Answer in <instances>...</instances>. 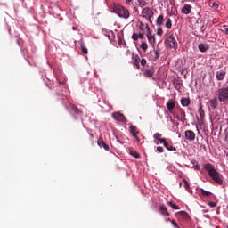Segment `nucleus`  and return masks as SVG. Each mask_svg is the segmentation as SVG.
Segmentation results:
<instances>
[{
	"label": "nucleus",
	"instance_id": "f8f14e48",
	"mask_svg": "<svg viewBox=\"0 0 228 228\" xmlns=\"http://www.w3.org/2000/svg\"><path fill=\"white\" fill-rule=\"evenodd\" d=\"M167 108L170 113H172V110L174 108H175V100H168L167 102Z\"/></svg>",
	"mask_w": 228,
	"mask_h": 228
},
{
	"label": "nucleus",
	"instance_id": "393cba45",
	"mask_svg": "<svg viewBox=\"0 0 228 228\" xmlns=\"http://www.w3.org/2000/svg\"><path fill=\"white\" fill-rule=\"evenodd\" d=\"M180 111H181V114H180L181 118L179 120L180 122H183L186 120V112L183 109H181Z\"/></svg>",
	"mask_w": 228,
	"mask_h": 228
},
{
	"label": "nucleus",
	"instance_id": "b1692460",
	"mask_svg": "<svg viewBox=\"0 0 228 228\" xmlns=\"http://www.w3.org/2000/svg\"><path fill=\"white\" fill-rule=\"evenodd\" d=\"M140 48L142 49V51H143V53H147V49H149V45H147V42H142L140 45Z\"/></svg>",
	"mask_w": 228,
	"mask_h": 228
},
{
	"label": "nucleus",
	"instance_id": "a19ab883",
	"mask_svg": "<svg viewBox=\"0 0 228 228\" xmlns=\"http://www.w3.org/2000/svg\"><path fill=\"white\" fill-rule=\"evenodd\" d=\"M159 58V52L158 50L155 51V60H158Z\"/></svg>",
	"mask_w": 228,
	"mask_h": 228
},
{
	"label": "nucleus",
	"instance_id": "1a4fd4ad",
	"mask_svg": "<svg viewBox=\"0 0 228 228\" xmlns=\"http://www.w3.org/2000/svg\"><path fill=\"white\" fill-rule=\"evenodd\" d=\"M225 76H227V71L225 69H219L216 71V79L217 81H224L225 79Z\"/></svg>",
	"mask_w": 228,
	"mask_h": 228
},
{
	"label": "nucleus",
	"instance_id": "c85d7f7f",
	"mask_svg": "<svg viewBox=\"0 0 228 228\" xmlns=\"http://www.w3.org/2000/svg\"><path fill=\"white\" fill-rule=\"evenodd\" d=\"M80 48L83 53V54H88V48L85 45V44L81 43L80 44Z\"/></svg>",
	"mask_w": 228,
	"mask_h": 228
},
{
	"label": "nucleus",
	"instance_id": "9d476101",
	"mask_svg": "<svg viewBox=\"0 0 228 228\" xmlns=\"http://www.w3.org/2000/svg\"><path fill=\"white\" fill-rule=\"evenodd\" d=\"M185 138L186 140H189L190 142H193L195 140V132L191 130H186L185 131Z\"/></svg>",
	"mask_w": 228,
	"mask_h": 228
},
{
	"label": "nucleus",
	"instance_id": "c9c22d12",
	"mask_svg": "<svg viewBox=\"0 0 228 228\" xmlns=\"http://www.w3.org/2000/svg\"><path fill=\"white\" fill-rule=\"evenodd\" d=\"M175 87L176 88V90H179V88H181V81L176 80L175 83Z\"/></svg>",
	"mask_w": 228,
	"mask_h": 228
},
{
	"label": "nucleus",
	"instance_id": "7ed1b4c3",
	"mask_svg": "<svg viewBox=\"0 0 228 228\" xmlns=\"http://www.w3.org/2000/svg\"><path fill=\"white\" fill-rule=\"evenodd\" d=\"M153 138L154 140H157L158 142H159V143H162L164 147L167 149V151H177V148L170 145L168 142H167V139L163 138V134L159 133H155L153 134Z\"/></svg>",
	"mask_w": 228,
	"mask_h": 228
},
{
	"label": "nucleus",
	"instance_id": "5701e85b",
	"mask_svg": "<svg viewBox=\"0 0 228 228\" xmlns=\"http://www.w3.org/2000/svg\"><path fill=\"white\" fill-rule=\"evenodd\" d=\"M198 112H199V115H200V118H204V117L206 116V114H205V112H204V109L202 108V103L200 104Z\"/></svg>",
	"mask_w": 228,
	"mask_h": 228
},
{
	"label": "nucleus",
	"instance_id": "cd10ccee",
	"mask_svg": "<svg viewBox=\"0 0 228 228\" xmlns=\"http://www.w3.org/2000/svg\"><path fill=\"white\" fill-rule=\"evenodd\" d=\"M178 215H181L183 216V218H184V220L190 219V215L187 214L186 211H180V212H178Z\"/></svg>",
	"mask_w": 228,
	"mask_h": 228
},
{
	"label": "nucleus",
	"instance_id": "f3484780",
	"mask_svg": "<svg viewBox=\"0 0 228 228\" xmlns=\"http://www.w3.org/2000/svg\"><path fill=\"white\" fill-rule=\"evenodd\" d=\"M134 60V65L136 67V69H140V56L139 55H133Z\"/></svg>",
	"mask_w": 228,
	"mask_h": 228
},
{
	"label": "nucleus",
	"instance_id": "0eeeda50",
	"mask_svg": "<svg viewBox=\"0 0 228 228\" xmlns=\"http://www.w3.org/2000/svg\"><path fill=\"white\" fill-rule=\"evenodd\" d=\"M142 14L143 19H147V20H151V17L154 15V12H152L151 8L145 7L142 9Z\"/></svg>",
	"mask_w": 228,
	"mask_h": 228
},
{
	"label": "nucleus",
	"instance_id": "a18cd8bd",
	"mask_svg": "<svg viewBox=\"0 0 228 228\" xmlns=\"http://www.w3.org/2000/svg\"><path fill=\"white\" fill-rule=\"evenodd\" d=\"M155 143H156V145H159V142H156V141H155Z\"/></svg>",
	"mask_w": 228,
	"mask_h": 228
},
{
	"label": "nucleus",
	"instance_id": "9b49d317",
	"mask_svg": "<svg viewBox=\"0 0 228 228\" xmlns=\"http://www.w3.org/2000/svg\"><path fill=\"white\" fill-rule=\"evenodd\" d=\"M97 144L99 145V147L101 148H104V151H110V146L108 144H106V142H104V140L100 137L97 141Z\"/></svg>",
	"mask_w": 228,
	"mask_h": 228
},
{
	"label": "nucleus",
	"instance_id": "e433bc0d",
	"mask_svg": "<svg viewBox=\"0 0 228 228\" xmlns=\"http://www.w3.org/2000/svg\"><path fill=\"white\" fill-rule=\"evenodd\" d=\"M155 152L163 153L165 152V150L163 149V147L158 146L157 149L155 150Z\"/></svg>",
	"mask_w": 228,
	"mask_h": 228
},
{
	"label": "nucleus",
	"instance_id": "72a5a7b5",
	"mask_svg": "<svg viewBox=\"0 0 228 228\" xmlns=\"http://www.w3.org/2000/svg\"><path fill=\"white\" fill-rule=\"evenodd\" d=\"M139 6L143 8V6H147V2L145 0H138Z\"/></svg>",
	"mask_w": 228,
	"mask_h": 228
},
{
	"label": "nucleus",
	"instance_id": "49530a36",
	"mask_svg": "<svg viewBox=\"0 0 228 228\" xmlns=\"http://www.w3.org/2000/svg\"><path fill=\"white\" fill-rule=\"evenodd\" d=\"M197 170H199V165L196 166Z\"/></svg>",
	"mask_w": 228,
	"mask_h": 228
},
{
	"label": "nucleus",
	"instance_id": "dca6fc26",
	"mask_svg": "<svg viewBox=\"0 0 228 228\" xmlns=\"http://www.w3.org/2000/svg\"><path fill=\"white\" fill-rule=\"evenodd\" d=\"M208 102L210 104V107H212L213 110H216V108H218V100H216V98H213L209 100Z\"/></svg>",
	"mask_w": 228,
	"mask_h": 228
},
{
	"label": "nucleus",
	"instance_id": "f03ea898",
	"mask_svg": "<svg viewBox=\"0 0 228 228\" xmlns=\"http://www.w3.org/2000/svg\"><path fill=\"white\" fill-rule=\"evenodd\" d=\"M217 99L223 104H228V86H223L217 90Z\"/></svg>",
	"mask_w": 228,
	"mask_h": 228
},
{
	"label": "nucleus",
	"instance_id": "ea45409f",
	"mask_svg": "<svg viewBox=\"0 0 228 228\" xmlns=\"http://www.w3.org/2000/svg\"><path fill=\"white\" fill-rule=\"evenodd\" d=\"M208 206H209L210 208H216V203L214 202V201H210V202L208 203Z\"/></svg>",
	"mask_w": 228,
	"mask_h": 228
},
{
	"label": "nucleus",
	"instance_id": "c03bdc74",
	"mask_svg": "<svg viewBox=\"0 0 228 228\" xmlns=\"http://www.w3.org/2000/svg\"><path fill=\"white\" fill-rule=\"evenodd\" d=\"M126 4L133 3V0H126Z\"/></svg>",
	"mask_w": 228,
	"mask_h": 228
},
{
	"label": "nucleus",
	"instance_id": "c756f323",
	"mask_svg": "<svg viewBox=\"0 0 228 228\" xmlns=\"http://www.w3.org/2000/svg\"><path fill=\"white\" fill-rule=\"evenodd\" d=\"M183 186H184V188H185V190H187V191H191V189H190V183L187 182V180L186 179H183Z\"/></svg>",
	"mask_w": 228,
	"mask_h": 228
},
{
	"label": "nucleus",
	"instance_id": "37998d69",
	"mask_svg": "<svg viewBox=\"0 0 228 228\" xmlns=\"http://www.w3.org/2000/svg\"><path fill=\"white\" fill-rule=\"evenodd\" d=\"M212 6H213V8H216H216H218V4H215V3H214Z\"/></svg>",
	"mask_w": 228,
	"mask_h": 228
},
{
	"label": "nucleus",
	"instance_id": "79ce46f5",
	"mask_svg": "<svg viewBox=\"0 0 228 228\" xmlns=\"http://www.w3.org/2000/svg\"><path fill=\"white\" fill-rule=\"evenodd\" d=\"M139 28H140V29H143V28H144L143 23H140Z\"/></svg>",
	"mask_w": 228,
	"mask_h": 228
},
{
	"label": "nucleus",
	"instance_id": "2eb2a0df",
	"mask_svg": "<svg viewBox=\"0 0 228 228\" xmlns=\"http://www.w3.org/2000/svg\"><path fill=\"white\" fill-rule=\"evenodd\" d=\"M182 13H183L184 15H189V13H191V5H190V4H185V5L182 8Z\"/></svg>",
	"mask_w": 228,
	"mask_h": 228
},
{
	"label": "nucleus",
	"instance_id": "4468645a",
	"mask_svg": "<svg viewBox=\"0 0 228 228\" xmlns=\"http://www.w3.org/2000/svg\"><path fill=\"white\" fill-rule=\"evenodd\" d=\"M147 38L148 42L151 45H154L156 44V37L151 33V31H148L147 33Z\"/></svg>",
	"mask_w": 228,
	"mask_h": 228
},
{
	"label": "nucleus",
	"instance_id": "473e14b6",
	"mask_svg": "<svg viewBox=\"0 0 228 228\" xmlns=\"http://www.w3.org/2000/svg\"><path fill=\"white\" fill-rule=\"evenodd\" d=\"M201 194L204 196V197H211V192L204 190V189H201Z\"/></svg>",
	"mask_w": 228,
	"mask_h": 228
},
{
	"label": "nucleus",
	"instance_id": "bb28decb",
	"mask_svg": "<svg viewBox=\"0 0 228 228\" xmlns=\"http://www.w3.org/2000/svg\"><path fill=\"white\" fill-rule=\"evenodd\" d=\"M130 155L133 156V158H136V159H140V153L134 150H130Z\"/></svg>",
	"mask_w": 228,
	"mask_h": 228
},
{
	"label": "nucleus",
	"instance_id": "2f4dec72",
	"mask_svg": "<svg viewBox=\"0 0 228 228\" xmlns=\"http://www.w3.org/2000/svg\"><path fill=\"white\" fill-rule=\"evenodd\" d=\"M71 110H72V111H74V113L76 114V115H79L80 113H81V110L77 107V106H72L71 107Z\"/></svg>",
	"mask_w": 228,
	"mask_h": 228
},
{
	"label": "nucleus",
	"instance_id": "423d86ee",
	"mask_svg": "<svg viewBox=\"0 0 228 228\" xmlns=\"http://www.w3.org/2000/svg\"><path fill=\"white\" fill-rule=\"evenodd\" d=\"M129 129L132 136L135 138L137 143H140V137H138L140 131H138V127H136L134 125H130Z\"/></svg>",
	"mask_w": 228,
	"mask_h": 228
},
{
	"label": "nucleus",
	"instance_id": "6ab92c4d",
	"mask_svg": "<svg viewBox=\"0 0 228 228\" xmlns=\"http://www.w3.org/2000/svg\"><path fill=\"white\" fill-rule=\"evenodd\" d=\"M198 49L200 51V53H206V51L209 49V46L208 45L200 44L198 45Z\"/></svg>",
	"mask_w": 228,
	"mask_h": 228
},
{
	"label": "nucleus",
	"instance_id": "f704fd0d",
	"mask_svg": "<svg viewBox=\"0 0 228 228\" xmlns=\"http://www.w3.org/2000/svg\"><path fill=\"white\" fill-rule=\"evenodd\" d=\"M221 31H223L224 33H225V35H228V26L227 25H224L221 28Z\"/></svg>",
	"mask_w": 228,
	"mask_h": 228
},
{
	"label": "nucleus",
	"instance_id": "7c9ffc66",
	"mask_svg": "<svg viewBox=\"0 0 228 228\" xmlns=\"http://www.w3.org/2000/svg\"><path fill=\"white\" fill-rule=\"evenodd\" d=\"M167 206H170V208H172L173 209H181L177 205H175L174 202L172 201H168L167 202Z\"/></svg>",
	"mask_w": 228,
	"mask_h": 228
},
{
	"label": "nucleus",
	"instance_id": "aec40b11",
	"mask_svg": "<svg viewBox=\"0 0 228 228\" xmlns=\"http://www.w3.org/2000/svg\"><path fill=\"white\" fill-rule=\"evenodd\" d=\"M163 22H165V16L159 15V16L157 18V20H156L157 26H162V25H163Z\"/></svg>",
	"mask_w": 228,
	"mask_h": 228
},
{
	"label": "nucleus",
	"instance_id": "f257e3e1",
	"mask_svg": "<svg viewBox=\"0 0 228 228\" xmlns=\"http://www.w3.org/2000/svg\"><path fill=\"white\" fill-rule=\"evenodd\" d=\"M204 168L205 170H207V172H208V175L211 176L215 183H216L217 184L224 183V180H222V175H220V173H218V171H216V169H215V166H213V164H205Z\"/></svg>",
	"mask_w": 228,
	"mask_h": 228
},
{
	"label": "nucleus",
	"instance_id": "ddd939ff",
	"mask_svg": "<svg viewBox=\"0 0 228 228\" xmlns=\"http://www.w3.org/2000/svg\"><path fill=\"white\" fill-rule=\"evenodd\" d=\"M159 211L161 213V215H163L164 216H170V213L168 212V209L167 208V206L165 205H160L159 206Z\"/></svg>",
	"mask_w": 228,
	"mask_h": 228
},
{
	"label": "nucleus",
	"instance_id": "58836bf2",
	"mask_svg": "<svg viewBox=\"0 0 228 228\" xmlns=\"http://www.w3.org/2000/svg\"><path fill=\"white\" fill-rule=\"evenodd\" d=\"M157 35H158L159 37H161V36L163 35V28H159L157 29Z\"/></svg>",
	"mask_w": 228,
	"mask_h": 228
},
{
	"label": "nucleus",
	"instance_id": "a878e982",
	"mask_svg": "<svg viewBox=\"0 0 228 228\" xmlns=\"http://www.w3.org/2000/svg\"><path fill=\"white\" fill-rule=\"evenodd\" d=\"M165 27L167 29H172V20L170 18H167V21L165 23Z\"/></svg>",
	"mask_w": 228,
	"mask_h": 228
},
{
	"label": "nucleus",
	"instance_id": "412c9836",
	"mask_svg": "<svg viewBox=\"0 0 228 228\" xmlns=\"http://www.w3.org/2000/svg\"><path fill=\"white\" fill-rule=\"evenodd\" d=\"M190 102H191L190 98H182V99H181V104H182V106H183V107H188V106H190Z\"/></svg>",
	"mask_w": 228,
	"mask_h": 228
},
{
	"label": "nucleus",
	"instance_id": "6e6552de",
	"mask_svg": "<svg viewBox=\"0 0 228 228\" xmlns=\"http://www.w3.org/2000/svg\"><path fill=\"white\" fill-rule=\"evenodd\" d=\"M112 117H113V119H114V120H117L118 122H123V123L127 122V118H126L124 117V115L121 114L120 112L113 113V114H112Z\"/></svg>",
	"mask_w": 228,
	"mask_h": 228
},
{
	"label": "nucleus",
	"instance_id": "4be33fe9",
	"mask_svg": "<svg viewBox=\"0 0 228 228\" xmlns=\"http://www.w3.org/2000/svg\"><path fill=\"white\" fill-rule=\"evenodd\" d=\"M144 76H145V77H152L154 76V70L153 69H145Z\"/></svg>",
	"mask_w": 228,
	"mask_h": 228
},
{
	"label": "nucleus",
	"instance_id": "39448f33",
	"mask_svg": "<svg viewBox=\"0 0 228 228\" xmlns=\"http://www.w3.org/2000/svg\"><path fill=\"white\" fill-rule=\"evenodd\" d=\"M166 47H170V49H177V40L174 35H169L165 40Z\"/></svg>",
	"mask_w": 228,
	"mask_h": 228
},
{
	"label": "nucleus",
	"instance_id": "20e7f679",
	"mask_svg": "<svg viewBox=\"0 0 228 228\" xmlns=\"http://www.w3.org/2000/svg\"><path fill=\"white\" fill-rule=\"evenodd\" d=\"M114 12L122 19H129V11L118 4H114Z\"/></svg>",
	"mask_w": 228,
	"mask_h": 228
},
{
	"label": "nucleus",
	"instance_id": "a211bd4d",
	"mask_svg": "<svg viewBox=\"0 0 228 228\" xmlns=\"http://www.w3.org/2000/svg\"><path fill=\"white\" fill-rule=\"evenodd\" d=\"M138 38H140V40H143V34H142V33H133V35H132V40H134V41H136V40H138Z\"/></svg>",
	"mask_w": 228,
	"mask_h": 228
},
{
	"label": "nucleus",
	"instance_id": "4c0bfd02",
	"mask_svg": "<svg viewBox=\"0 0 228 228\" xmlns=\"http://www.w3.org/2000/svg\"><path fill=\"white\" fill-rule=\"evenodd\" d=\"M140 63L142 65V67H145V65H147V60L146 59H140Z\"/></svg>",
	"mask_w": 228,
	"mask_h": 228
}]
</instances>
